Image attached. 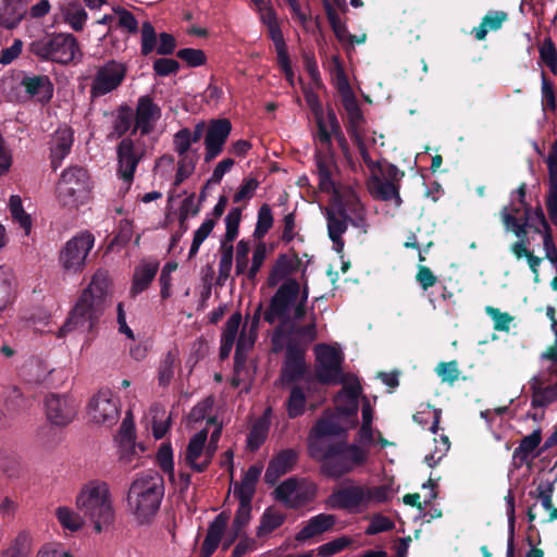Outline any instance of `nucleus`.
I'll use <instances>...</instances> for the list:
<instances>
[{
    "instance_id": "60",
    "label": "nucleus",
    "mask_w": 557,
    "mask_h": 557,
    "mask_svg": "<svg viewBox=\"0 0 557 557\" xmlns=\"http://www.w3.org/2000/svg\"><path fill=\"white\" fill-rule=\"evenodd\" d=\"M233 249L225 248L221 249V257L219 261V273H218V283L223 285L231 276L232 268H233Z\"/></svg>"
},
{
    "instance_id": "29",
    "label": "nucleus",
    "mask_w": 557,
    "mask_h": 557,
    "mask_svg": "<svg viewBox=\"0 0 557 557\" xmlns=\"http://www.w3.org/2000/svg\"><path fill=\"white\" fill-rule=\"evenodd\" d=\"M227 516L222 512L219 513L209 524L207 535L201 547L202 557H210L219 545H222V539L227 527Z\"/></svg>"
},
{
    "instance_id": "50",
    "label": "nucleus",
    "mask_w": 557,
    "mask_h": 557,
    "mask_svg": "<svg viewBox=\"0 0 557 557\" xmlns=\"http://www.w3.org/2000/svg\"><path fill=\"white\" fill-rule=\"evenodd\" d=\"M269 432V422L265 419L256 421L248 434L247 444L252 449H258L265 441Z\"/></svg>"
},
{
    "instance_id": "58",
    "label": "nucleus",
    "mask_w": 557,
    "mask_h": 557,
    "mask_svg": "<svg viewBox=\"0 0 557 557\" xmlns=\"http://www.w3.org/2000/svg\"><path fill=\"white\" fill-rule=\"evenodd\" d=\"M157 462L161 470L169 474L172 479L174 476V459L173 449L170 444H162L157 453Z\"/></svg>"
},
{
    "instance_id": "25",
    "label": "nucleus",
    "mask_w": 557,
    "mask_h": 557,
    "mask_svg": "<svg viewBox=\"0 0 557 557\" xmlns=\"http://www.w3.org/2000/svg\"><path fill=\"white\" fill-rule=\"evenodd\" d=\"M159 265L156 259H145L135 267L129 289L132 297H136L149 287L158 273Z\"/></svg>"
},
{
    "instance_id": "31",
    "label": "nucleus",
    "mask_w": 557,
    "mask_h": 557,
    "mask_svg": "<svg viewBox=\"0 0 557 557\" xmlns=\"http://www.w3.org/2000/svg\"><path fill=\"white\" fill-rule=\"evenodd\" d=\"M315 337L317 325L313 315L306 325H301V321L295 320L286 326L285 343L292 342L304 347L313 342Z\"/></svg>"
},
{
    "instance_id": "61",
    "label": "nucleus",
    "mask_w": 557,
    "mask_h": 557,
    "mask_svg": "<svg viewBox=\"0 0 557 557\" xmlns=\"http://www.w3.org/2000/svg\"><path fill=\"white\" fill-rule=\"evenodd\" d=\"M157 34L150 22L143 23L141 26V54L148 55L154 49L157 50Z\"/></svg>"
},
{
    "instance_id": "6",
    "label": "nucleus",
    "mask_w": 557,
    "mask_h": 557,
    "mask_svg": "<svg viewBox=\"0 0 557 557\" xmlns=\"http://www.w3.org/2000/svg\"><path fill=\"white\" fill-rule=\"evenodd\" d=\"M90 188L87 171L81 166H71L61 174L57 198L63 207L77 208L87 202Z\"/></svg>"
},
{
    "instance_id": "36",
    "label": "nucleus",
    "mask_w": 557,
    "mask_h": 557,
    "mask_svg": "<svg viewBox=\"0 0 557 557\" xmlns=\"http://www.w3.org/2000/svg\"><path fill=\"white\" fill-rule=\"evenodd\" d=\"M296 270V262L294 259L286 255H281L272 265L269 276L268 285L275 287L280 283H284L289 278V275Z\"/></svg>"
},
{
    "instance_id": "39",
    "label": "nucleus",
    "mask_w": 557,
    "mask_h": 557,
    "mask_svg": "<svg viewBox=\"0 0 557 557\" xmlns=\"http://www.w3.org/2000/svg\"><path fill=\"white\" fill-rule=\"evenodd\" d=\"M344 213L354 227L359 228L362 233L368 232L369 223L367 220V210L358 198L351 200L347 210H344Z\"/></svg>"
},
{
    "instance_id": "15",
    "label": "nucleus",
    "mask_w": 557,
    "mask_h": 557,
    "mask_svg": "<svg viewBox=\"0 0 557 557\" xmlns=\"http://www.w3.org/2000/svg\"><path fill=\"white\" fill-rule=\"evenodd\" d=\"M317 485L306 479L289 478L274 491L275 498L290 508H298L314 499Z\"/></svg>"
},
{
    "instance_id": "47",
    "label": "nucleus",
    "mask_w": 557,
    "mask_h": 557,
    "mask_svg": "<svg viewBox=\"0 0 557 557\" xmlns=\"http://www.w3.org/2000/svg\"><path fill=\"white\" fill-rule=\"evenodd\" d=\"M283 522L284 515H282L277 510L267 509L262 515L260 525L258 527L257 530V535L259 537L265 536L267 534L277 529L280 525H282Z\"/></svg>"
},
{
    "instance_id": "9",
    "label": "nucleus",
    "mask_w": 557,
    "mask_h": 557,
    "mask_svg": "<svg viewBox=\"0 0 557 557\" xmlns=\"http://www.w3.org/2000/svg\"><path fill=\"white\" fill-rule=\"evenodd\" d=\"M308 102L310 104L311 111L314 115L318 126V132L314 136V140L323 148L330 149L332 147V140L334 137L337 140L344 154H347V141L342 132L335 112L332 109H329L327 112H324L323 107L314 96H309Z\"/></svg>"
},
{
    "instance_id": "16",
    "label": "nucleus",
    "mask_w": 557,
    "mask_h": 557,
    "mask_svg": "<svg viewBox=\"0 0 557 557\" xmlns=\"http://www.w3.org/2000/svg\"><path fill=\"white\" fill-rule=\"evenodd\" d=\"M524 215L522 222L516 218V215L520 212V207H515L513 205L509 207H505L502 211V219L506 230H511L517 237H525L527 228L535 226V224H540L544 228V234L546 232H550V226L546 221L544 211L542 208L537 207L532 209L529 206H524Z\"/></svg>"
},
{
    "instance_id": "52",
    "label": "nucleus",
    "mask_w": 557,
    "mask_h": 557,
    "mask_svg": "<svg viewBox=\"0 0 557 557\" xmlns=\"http://www.w3.org/2000/svg\"><path fill=\"white\" fill-rule=\"evenodd\" d=\"M541 104L544 112L556 110V97L553 84L541 73Z\"/></svg>"
},
{
    "instance_id": "13",
    "label": "nucleus",
    "mask_w": 557,
    "mask_h": 557,
    "mask_svg": "<svg viewBox=\"0 0 557 557\" xmlns=\"http://www.w3.org/2000/svg\"><path fill=\"white\" fill-rule=\"evenodd\" d=\"M12 95L20 103L28 101L47 103L53 96V84L47 75L23 73Z\"/></svg>"
},
{
    "instance_id": "26",
    "label": "nucleus",
    "mask_w": 557,
    "mask_h": 557,
    "mask_svg": "<svg viewBox=\"0 0 557 557\" xmlns=\"http://www.w3.org/2000/svg\"><path fill=\"white\" fill-rule=\"evenodd\" d=\"M547 381L544 373H539L530 380L533 407H546L557 399V381L554 384H547Z\"/></svg>"
},
{
    "instance_id": "57",
    "label": "nucleus",
    "mask_w": 557,
    "mask_h": 557,
    "mask_svg": "<svg viewBox=\"0 0 557 557\" xmlns=\"http://www.w3.org/2000/svg\"><path fill=\"white\" fill-rule=\"evenodd\" d=\"M273 225L272 210L268 205H262L258 211L255 236L263 237Z\"/></svg>"
},
{
    "instance_id": "20",
    "label": "nucleus",
    "mask_w": 557,
    "mask_h": 557,
    "mask_svg": "<svg viewBox=\"0 0 557 557\" xmlns=\"http://www.w3.org/2000/svg\"><path fill=\"white\" fill-rule=\"evenodd\" d=\"M45 411L50 423L64 426L75 418L77 404L66 395L51 394L46 397Z\"/></svg>"
},
{
    "instance_id": "14",
    "label": "nucleus",
    "mask_w": 557,
    "mask_h": 557,
    "mask_svg": "<svg viewBox=\"0 0 557 557\" xmlns=\"http://www.w3.org/2000/svg\"><path fill=\"white\" fill-rule=\"evenodd\" d=\"M127 66L124 62L109 60L96 69L90 84V96L99 98L116 90L124 82Z\"/></svg>"
},
{
    "instance_id": "55",
    "label": "nucleus",
    "mask_w": 557,
    "mask_h": 557,
    "mask_svg": "<svg viewBox=\"0 0 557 557\" xmlns=\"http://www.w3.org/2000/svg\"><path fill=\"white\" fill-rule=\"evenodd\" d=\"M267 257V248L264 244H259L253 252H252V260L250 267H247L246 272L244 273L250 282H255L257 278V275L265 260Z\"/></svg>"
},
{
    "instance_id": "63",
    "label": "nucleus",
    "mask_w": 557,
    "mask_h": 557,
    "mask_svg": "<svg viewBox=\"0 0 557 557\" xmlns=\"http://www.w3.org/2000/svg\"><path fill=\"white\" fill-rule=\"evenodd\" d=\"M392 490L387 485L366 486L367 507L382 504L389 499Z\"/></svg>"
},
{
    "instance_id": "35",
    "label": "nucleus",
    "mask_w": 557,
    "mask_h": 557,
    "mask_svg": "<svg viewBox=\"0 0 557 557\" xmlns=\"http://www.w3.org/2000/svg\"><path fill=\"white\" fill-rule=\"evenodd\" d=\"M261 472V466L253 465L248 468L240 483L234 487V494L238 500L251 502Z\"/></svg>"
},
{
    "instance_id": "38",
    "label": "nucleus",
    "mask_w": 557,
    "mask_h": 557,
    "mask_svg": "<svg viewBox=\"0 0 557 557\" xmlns=\"http://www.w3.org/2000/svg\"><path fill=\"white\" fill-rule=\"evenodd\" d=\"M542 436L540 430H534L531 434L524 436L519 446L513 451V459L524 463L537 456L536 449L541 444Z\"/></svg>"
},
{
    "instance_id": "27",
    "label": "nucleus",
    "mask_w": 557,
    "mask_h": 557,
    "mask_svg": "<svg viewBox=\"0 0 557 557\" xmlns=\"http://www.w3.org/2000/svg\"><path fill=\"white\" fill-rule=\"evenodd\" d=\"M261 305L258 306L249 327L244 325L240 334L237 338L236 350H235V367L238 368L244 366L246 361V355L249 349L252 348L257 338V327L260 320Z\"/></svg>"
},
{
    "instance_id": "54",
    "label": "nucleus",
    "mask_w": 557,
    "mask_h": 557,
    "mask_svg": "<svg viewBox=\"0 0 557 557\" xmlns=\"http://www.w3.org/2000/svg\"><path fill=\"white\" fill-rule=\"evenodd\" d=\"M352 544V539L349 536H339L333 541H330L325 544L320 545L317 548V553L321 557H331L338 552H342L346 547Z\"/></svg>"
},
{
    "instance_id": "56",
    "label": "nucleus",
    "mask_w": 557,
    "mask_h": 557,
    "mask_svg": "<svg viewBox=\"0 0 557 557\" xmlns=\"http://www.w3.org/2000/svg\"><path fill=\"white\" fill-rule=\"evenodd\" d=\"M258 187H259V181L257 178H255V177L244 178L238 190L235 193V195L233 197V201L235 203L249 201L255 196Z\"/></svg>"
},
{
    "instance_id": "23",
    "label": "nucleus",
    "mask_w": 557,
    "mask_h": 557,
    "mask_svg": "<svg viewBox=\"0 0 557 557\" xmlns=\"http://www.w3.org/2000/svg\"><path fill=\"white\" fill-rule=\"evenodd\" d=\"M286 356L282 369V380L284 382H295L299 380L306 371L305 347L292 342L285 343Z\"/></svg>"
},
{
    "instance_id": "40",
    "label": "nucleus",
    "mask_w": 557,
    "mask_h": 557,
    "mask_svg": "<svg viewBox=\"0 0 557 557\" xmlns=\"http://www.w3.org/2000/svg\"><path fill=\"white\" fill-rule=\"evenodd\" d=\"M150 416L152 419V434L157 440H160L170 429L171 416L161 405H153L150 408Z\"/></svg>"
},
{
    "instance_id": "19",
    "label": "nucleus",
    "mask_w": 557,
    "mask_h": 557,
    "mask_svg": "<svg viewBox=\"0 0 557 557\" xmlns=\"http://www.w3.org/2000/svg\"><path fill=\"white\" fill-rule=\"evenodd\" d=\"M209 431L202 429L195 433L188 441L184 453V462L195 472H203L208 469L214 457V447H207Z\"/></svg>"
},
{
    "instance_id": "53",
    "label": "nucleus",
    "mask_w": 557,
    "mask_h": 557,
    "mask_svg": "<svg viewBox=\"0 0 557 557\" xmlns=\"http://www.w3.org/2000/svg\"><path fill=\"white\" fill-rule=\"evenodd\" d=\"M540 59L552 73L557 72V49L550 38H545L540 47Z\"/></svg>"
},
{
    "instance_id": "42",
    "label": "nucleus",
    "mask_w": 557,
    "mask_h": 557,
    "mask_svg": "<svg viewBox=\"0 0 557 557\" xmlns=\"http://www.w3.org/2000/svg\"><path fill=\"white\" fill-rule=\"evenodd\" d=\"M536 499L546 511L550 520L557 519V507L553 503L554 485L550 482H541L536 487Z\"/></svg>"
},
{
    "instance_id": "7",
    "label": "nucleus",
    "mask_w": 557,
    "mask_h": 557,
    "mask_svg": "<svg viewBox=\"0 0 557 557\" xmlns=\"http://www.w3.org/2000/svg\"><path fill=\"white\" fill-rule=\"evenodd\" d=\"M231 132L232 124L227 119L211 120L208 125L198 122L194 129H190L191 139L196 143L203 136L205 163L212 162L223 152Z\"/></svg>"
},
{
    "instance_id": "5",
    "label": "nucleus",
    "mask_w": 557,
    "mask_h": 557,
    "mask_svg": "<svg viewBox=\"0 0 557 557\" xmlns=\"http://www.w3.org/2000/svg\"><path fill=\"white\" fill-rule=\"evenodd\" d=\"M77 509L92 523L96 532L109 527L114 509L109 485L99 480L86 483L76 497Z\"/></svg>"
},
{
    "instance_id": "1",
    "label": "nucleus",
    "mask_w": 557,
    "mask_h": 557,
    "mask_svg": "<svg viewBox=\"0 0 557 557\" xmlns=\"http://www.w3.org/2000/svg\"><path fill=\"white\" fill-rule=\"evenodd\" d=\"M345 433L338 418L333 416L318 420L309 434L310 457L321 462L322 473L332 479L341 478L368 459L367 449L338 440Z\"/></svg>"
},
{
    "instance_id": "18",
    "label": "nucleus",
    "mask_w": 557,
    "mask_h": 557,
    "mask_svg": "<svg viewBox=\"0 0 557 557\" xmlns=\"http://www.w3.org/2000/svg\"><path fill=\"white\" fill-rule=\"evenodd\" d=\"M327 508L361 513L367 507L366 485L351 484L332 492L326 498Z\"/></svg>"
},
{
    "instance_id": "43",
    "label": "nucleus",
    "mask_w": 557,
    "mask_h": 557,
    "mask_svg": "<svg viewBox=\"0 0 557 557\" xmlns=\"http://www.w3.org/2000/svg\"><path fill=\"white\" fill-rule=\"evenodd\" d=\"M9 208L13 221L24 230L25 235H28L32 230V219L30 215L25 212L21 197L17 195H12L10 198Z\"/></svg>"
},
{
    "instance_id": "4",
    "label": "nucleus",
    "mask_w": 557,
    "mask_h": 557,
    "mask_svg": "<svg viewBox=\"0 0 557 557\" xmlns=\"http://www.w3.org/2000/svg\"><path fill=\"white\" fill-rule=\"evenodd\" d=\"M164 496L163 478L156 471L138 474L129 485L127 505L135 520L148 523L157 515Z\"/></svg>"
},
{
    "instance_id": "37",
    "label": "nucleus",
    "mask_w": 557,
    "mask_h": 557,
    "mask_svg": "<svg viewBox=\"0 0 557 557\" xmlns=\"http://www.w3.org/2000/svg\"><path fill=\"white\" fill-rule=\"evenodd\" d=\"M242 324V314L239 312L233 313L226 321L222 336H221V358L228 357L234 343L236 341L239 326Z\"/></svg>"
},
{
    "instance_id": "12",
    "label": "nucleus",
    "mask_w": 557,
    "mask_h": 557,
    "mask_svg": "<svg viewBox=\"0 0 557 557\" xmlns=\"http://www.w3.org/2000/svg\"><path fill=\"white\" fill-rule=\"evenodd\" d=\"M315 375L321 383L339 384L347 375L342 372L344 356L339 346L319 344L314 348Z\"/></svg>"
},
{
    "instance_id": "34",
    "label": "nucleus",
    "mask_w": 557,
    "mask_h": 557,
    "mask_svg": "<svg viewBox=\"0 0 557 557\" xmlns=\"http://www.w3.org/2000/svg\"><path fill=\"white\" fill-rule=\"evenodd\" d=\"M326 220H327V232L330 239L333 243V248L336 252H342L344 248V242L342 239V235L347 230V216L344 211H334L326 210Z\"/></svg>"
},
{
    "instance_id": "33",
    "label": "nucleus",
    "mask_w": 557,
    "mask_h": 557,
    "mask_svg": "<svg viewBox=\"0 0 557 557\" xmlns=\"http://www.w3.org/2000/svg\"><path fill=\"white\" fill-rule=\"evenodd\" d=\"M135 429L134 423L128 418H125L122 422L119 432L120 442V461L123 466H127L133 462L136 456L135 445Z\"/></svg>"
},
{
    "instance_id": "3",
    "label": "nucleus",
    "mask_w": 557,
    "mask_h": 557,
    "mask_svg": "<svg viewBox=\"0 0 557 557\" xmlns=\"http://www.w3.org/2000/svg\"><path fill=\"white\" fill-rule=\"evenodd\" d=\"M109 285L108 274L97 271L60 327L58 337L71 332L89 333L95 329L107 306Z\"/></svg>"
},
{
    "instance_id": "30",
    "label": "nucleus",
    "mask_w": 557,
    "mask_h": 557,
    "mask_svg": "<svg viewBox=\"0 0 557 557\" xmlns=\"http://www.w3.org/2000/svg\"><path fill=\"white\" fill-rule=\"evenodd\" d=\"M73 145V132L71 128L59 127L51 138V163L54 169L61 165L64 158L70 153Z\"/></svg>"
},
{
    "instance_id": "51",
    "label": "nucleus",
    "mask_w": 557,
    "mask_h": 557,
    "mask_svg": "<svg viewBox=\"0 0 557 557\" xmlns=\"http://www.w3.org/2000/svg\"><path fill=\"white\" fill-rule=\"evenodd\" d=\"M332 161L327 158L317 157V172L319 176V186L324 191L333 189L332 181Z\"/></svg>"
},
{
    "instance_id": "28",
    "label": "nucleus",
    "mask_w": 557,
    "mask_h": 557,
    "mask_svg": "<svg viewBox=\"0 0 557 557\" xmlns=\"http://www.w3.org/2000/svg\"><path fill=\"white\" fill-rule=\"evenodd\" d=\"M368 188L373 198L382 201H394L396 208L401 206L399 187L395 183L387 181L379 175H372L368 183Z\"/></svg>"
},
{
    "instance_id": "45",
    "label": "nucleus",
    "mask_w": 557,
    "mask_h": 557,
    "mask_svg": "<svg viewBox=\"0 0 557 557\" xmlns=\"http://www.w3.org/2000/svg\"><path fill=\"white\" fill-rule=\"evenodd\" d=\"M50 373L51 370L38 360H29L23 366V374L29 383H44Z\"/></svg>"
},
{
    "instance_id": "21",
    "label": "nucleus",
    "mask_w": 557,
    "mask_h": 557,
    "mask_svg": "<svg viewBox=\"0 0 557 557\" xmlns=\"http://www.w3.org/2000/svg\"><path fill=\"white\" fill-rule=\"evenodd\" d=\"M341 383L344 384V387L335 398L338 414H334V417H337L342 424V418L356 417L361 386L357 377L354 375H347V377H345ZM329 417H333V414H330Z\"/></svg>"
},
{
    "instance_id": "41",
    "label": "nucleus",
    "mask_w": 557,
    "mask_h": 557,
    "mask_svg": "<svg viewBox=\"0 0 557 557\" xmlns=\"http://www.w3.org/2000/svg\"><path fill=\"white\" fill-rule=\"evenodd\" d=\"M177 171L174 178V185L180 186L195 171L198 161V154L195 150L193 153L177 154Z\"/></svg>"
},
{
    "instance_id": "10",
    "label": "nucleus",
    "mask_w": 557,
    "mask_h": 557,
    "mask_svg": "<svg viewBox=\"0 0 557 557\" xmlns=\"http://www.w3.org/2000/svg\"><path fill=\"white\" fill-rule=\"evenodd\" d=\"M95 237L91 233L79 232L69 239L59 252V264L66 275L83 272L88 253L92 249Z\"/></svg>"
},
{
    "instance_id": "11",
    "label": "nucleus",
    "mask_w": 557,
    "mask_h": 557,
    "mask_svg": "<svg viewBox=\"0 0 557 557\" xmlns=\"http://www.w3.org/2000/svg\"><path fill=\"white\" fill-rule=\"evenodd\" d=\"M147 152V145L141 136L132 135L123 138L116 147L117 174L127 185L134 180L139 162Z\"/></svg>"
},
{
    "instance_id": "62",
    "label": "nucleus",
    "mask_w": 557,
    "mask_h": 557,
    "mask_svg": "<svg viewBox=\"0 0 557 557\" xmlns=\"http://www.w3.org/2000/svg\"><path fill=\"white\" fill-rule=\"evenodd\" d=\"M195 143L196 141L191 139L190 128L188 127L181 128L173 136L174 151L177 154L188 153Z\"/></svg>"
},
{
    "instance_id": "44",
    "label": "nucleus",
    "mask_w": 557,
    "mask_h": 557,
    "mask_svg": "<svg viewBox=\"0 0 557 557\" xmlns=\"http://www.w3.org/2000/svg\"><path fill=\"white\" fill-rule=\"evenodd\" d=\"M62 12L64 21L71 26L72 29L79 32L84 28L88 18V14L82 5L67 4Z\"/></svg>"
},
{
    "instance_id": "8",
    "label": "nucleus",
    "mask_w": 557,
    "mask_h": 557,
    "mask_svg": "<svg viewBox=\"0 0 557 557\" xmlns=\"http://www.w3.org/2000/svg\"><path fill=\"white\" fill-rule=\"evenodd\" d=\"M32 52L45 60L58 63L72 62L79 54L76 38L71 34H57L34 41Z\"/></svg>"
},
{
    "instance_id": "49",
    "label": "nucleus",
    "mask_w": 557,
    "mask_h": 557,
    "mask_svg": "<svg viewBox=\"0 0 557 557\" xmlns=\"http://www.w3.org/2000/svg\"><path fill=\"white\" fill-rule=\"evenodd\" d=\"M358 441L361 445L367 447L379 444L384 448L389 445L388 441L382 436L381 432L372 428V424L361 425L358 432Z\"/></svg>"
},
{
    "instance_id": "59",
    "label": "nucleus",
    "mask_w": 557,
    "mask_h": 557,
    "mask_svg": "<svg viewBox=\"0 0 557 557\" xmlns=\"http://www.w3.org/2000/svg\"><path fill=\"white\" fill-rule=\"evenodd\" d=\"M327 18L335 36L339 41L355 45V35H351L348 32L346 24L341 21L336 13L329 12Z\"/></svg>"
},
{
    "instance_id": "24",
    "label": "nucleus",
    "mask_w": 557,
    "mask_h": 557,
    "mask_svg": "<svg viewBox=\"0 0 557 557\" xmlns=\"http://www.w3.org/2000/svg\"><path fill=\"white\" fill-rule=\"evenodd\" d=\"M298 453L295 449L287 448L277 453L269 462L265 470L264 481L268 484H275L285 473L290 471L296 463Z\"/></svg>"
},
{
    "instance_id": "48",
    "label": "nucleus",
    "mask_w": 557,
    "mask_h": 557,
    "mask_svg": "<svg viewBox=\"0 0 557 557\" xmlns=\"http://www.w3.org/2000/svg\"><path fill=\"white\" fill-rule=\"evenodd\" d=\"M55 515L59 523L72 532L78 531L84 524L81 515L69 507H59Z\"/></svg>"
},
{
    "instance_id": "17",
    "label": "nucleus",
    "mask_w": 557,
    "mask_h": 557,
    "mask_svg": "<svg viewBox=\"0 0 557 557\" xmlns=\"http://www.w3.org/2000/svg\"><path fill=\"white\" fill-rule=\"evenodd\" d=\"M87 413L94 423L107 426L115 424L120 417L119 397L109 388L100 389L89 400Z\"/></svg>"
},
{
    "instance_id": "46",
    "label": "nucleus",
    "mask_w": 557,
    "mask_h": 557,
    "mask_svg": "<svg viewBox=\"0 0 557 557\" xmlns=\"http://www.w3.org/2000/svg\"><path fill=\"white\" fill-rule=\"evenodd\" d=\"M306 395L301 387L294 386L286 401V410L289 418L295 419L301 416L306 409Z\"/></svg>"
},
{
    "instance_id": "32",
    "label": "nucleus",
    "mask_w": 557,
    "mask_h": 557,
    "mask_svg": "<svg viewBox=\"0 0 557 557\" xmlns=\"http://www.w3.org/2000/svg\"><path fill=\"white\" fill-rule=\"evenodd\" d=\"M336 523V517L331 513H319L311 517L307 524L296 534V541L305 542L313 536L331 530Z\"/></svg>"
},
{
    "instance_id": "22",
    "label": "nucleus",
    "mask_w": 557,
    "mask_h": 557,
    "mask_svg": "<svg viewBox=\"0 0 557 557\" xmlns=\"http://www.w3.org/2000/svg\"><path fill=\"white\" fill-rule=\"evenodd\" d=\"M161 116V110L152 99L148 96H143L138 99L135 115V125L132 135L137 136V132H140L139 136L149 134L156 122Z\"/></svg>"
},
{
    "instance_id": "64",
    "label": "nucleus",
    "mask_w": 557,
    "mask_h": 557,
    "mask_svg": "<svg viewBox=\"0 0 557 557\" xmlns=\"http://www.w3.org/2000/svg\"><path fill=\"white\" fill-rule=\"evenodd\" d=\"M541 362H542V371L540 373H544L545 376H547V374H549V375L557 374V345L556 344L541 355Z\"/></svg>"
},
{
    "instance_id": "2",
    "label": "nucleus",
    "mask_w": 557,
    "mask_h": 557,
    "mask_svg": "<svg viewBox=\"0 0 557 557\" xmlns=\"http://www.w3.org/2000/svg\"><path fill=\"white\" fill-rule=\"evenodd\" d=\"M308 296L307 284L305 283L300 289V284L296 280H288L281 284L272 296L263 318L270 324L278 323L272 335L275 351H281L284 348L286 326L295 320L304 319Z\"/></svg>"
}]
</instances>
